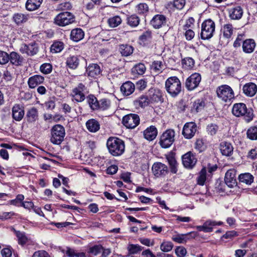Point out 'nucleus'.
Masks as SVG:
<instances>
[{
    "mask_svg": "<svg viewBox=\"0 0 257 257\" xmlns=\"http://www.w3.org/2000/svg\"><path fill=\"white\" fill-rule=\"evenodd\" d=\"M232 113L236 117H243L247 123L252 121L254 116L253 110L251 108H247L245 103L241 102L233 104Z\"/></svg>",
    "mask_w": 257,
    "mask_h": 257,
    "instance_id": "obj_1",
    "label": "nucleus"
},
{
    "mask_svg": "<svg viewBox=\"0 0 257 257\" xmlns=\"http://www.w3.org/2000/svg\"><path fill=\"white\" fill-rule=\"evenodd\" d=\"M109 153L114 157L121 156L125 150L124 142L117 137H109L106 142Z\"/></svg>",
    "mask_w": 257,
    "mask_h": 257,
    "instance_id": "obj_2",
    "label": "nucleus"
},
{
    "mask_svg": "<svg viewBox=\"0 0 257 257\" xmlns=\"http://www.w3.org/2000/svg\"><path fill=\"white\" fill-rule=\"evenodd\" d=\"M165 88L170 95L176 97L181 91V83L177 77H170L166 81Z\"/></svg>",
    "mask_w": 257,
    "mask_h": 257,
    "instance_id": "obj_3",
    "label": "nucleus"
},
{
    "mask_svg": "<svg viewBox=\"0 0 257 257\" xmlns=\"http://www.w3.org/2000/svg\"><path fill=\"white\" fill-rule=\"evenodd\" d=\"M74 16L70 12H63L57 15L54 20L55 25L60 27H64L74 23Z\"/></svg>",
    "mask_w": 257,
    "mask_h": 257,
    "instance_id": "obj_4",
    "label": "nucleus"
},
{
    "mask_svg": "<svg viewBox=\"0 0 257 257\" xmlns=\"http://www.w3.org/2000/svg\"><path fill=\"white\" fill-rule=\"evenodd\" d=\"M65 135L64 127L60 124L55 125L51 129V142L55 145H59L63 141Z\"/></svg>",
    "mask_w": 257,
    "mask_h": 257,
    "instance_id": "obj_5",
    "label": "nucleus"
},
{
    "mask_svg": "<svg viewBox=\"0 0 257 257\" xmlns=\"http://www.w3.org/2000/svg\"><path fill=\"white\" fill-rule=\"evenodd\" d=\"M217 96L224 102L230 101L234 97L232 88L228 85H222L216 89Z\"/></svg>",
    "mask_w": 257,
    "mask_h": 257,
    "instance_id": "obj_6",
    "label": "nucleus"
},
{
    "mask_svg": "<svg viewBox=\"0 0 257 257\" xmlns=\"http://www.w3.org/2000/svg\"><path fill=\"white\" fill-rule=\"evenodd\" d=\"M175 132L173 130H167L160 137L159 143L163 148L170 147L175 140Z\"/></svg>",
    "mask_w": 257,
    "mask_h": 257,
    "instance_id": "obj_7",
    "label": "nucleus"
},
{
    "mask_svg": "<svg viewBox=\"0 0 257 257\" xmlns=\"http://www.w3.org/2000/svg\"><path fill=\"white\" fill-rule=\"evenodd\" d=\"M86 87L82 83H79L76 87L73 89L71 95L73 100L77 102L84 101L85 99V92Z\"/></svg>",
    "mask_w": 257,
    "mask_h": 257,
    "instance_id": "obj_8",
    "label": "nucleus"
},
{
    "mask_svg": "<svg viewBox=\"0 0 257 257\" xmlns=\"http://www.w3.org/2000/svg\"><path fill=\"white\" fill-rule=\"evenodd\" d=\"M140 123V117L137 114L130 113L123 116L122 123L128 128H134Z\"/></svg>",
    "mask_w": 257,
    "mask_h": 257,
    "instance_id": "obj_9",
    "label": "nucleus"
},
{
    "mask_svg": "<svg viewBox=\"0 0 257 257\" xmlns=\"http://www.w3.org/2000/svg\"><path fill=\"white\" fill-rule=\"evenodd\" d=\"M152 170L154 176L158 178L164 177L169 173L167 166L161 162L154 163Z\"/></svg>",
    "mask_w": 257,
    "mask_h": 257,
    "instance_id": "obj_10",
    "label": "nucleus"
},
{
    "mask_svg": "<svg viewBox=\"0 0 257 257\" xmlns=\"http://www.w3.org/2000/svg\"><path fill=\"white\" fill-rule=\"evenodd\" d=\"M201 80V77L199 73H193L186 79L185 87L188 90H193L198 86Z\"/></svg>",
    "mask_w": 257,
    "mask_h": 257,
    "instance_id": "obj_11",
    "label": "nucleus"
},
{
    "mask_svg": "<svg viewBox=\"0 0 257 257\" xmlns=\"http://www.w3.org/2000/svg\"><path fill=\"white\" fill-rule=\"evenodd\" d=\"M196 131L197 125L195 122H187L183 127L182 134L186 139H189L195 135Z\"/></svg>",
    "mask_w": 257,
    "mask_h": 257,
    "instance_id": "obj_12",
    "label": "nucleus"
},
{
    "mask_svg": "<svg viewBox=\"0 0 257 257\" xmlns=\"http://www.w3.org/2000/svg\"><path fill=\"white\" fill-rule=\"evenodd\" d=\"M38 46L36 43H31L28 45L23 44L21 45L20 51L23 54L28 56H34L38 52Z\"/></svg>",
    "mask_w": 257,
    "mask_h": 257,
    "instance_id": "obj_13",
    "label": "nucleus"
},
{
    "mask_svg": "<svg viewBox=\"0 0 257 257\" xmlns=\"http://www.w3.org/2000/svg\"><path fill=\"white\" fill-rule=\"evenodd\" d=\"M182 163L184 166L188 169L192 168L197 162V159L195 155L189 152L182 156Z\"/></svg>",
    "mask_w": 257,
    "mask_h": 257,
    "instance_id": "obj_14",
    "label": "nucleus"
},
{
    "mask_svg": "<svg viewBox=\"0 0 257 257\" xmlns=\"http://www.w3.org/2000/svg\"><path fill=\"white\" fill-rule=\"evenodd\" d=\"M225 182L229 188H233L237 185L236 179V170L234 169L228 170L225 175Z\"/></svg>",
    "mask_w": 257,
    "mask_h": 257,
    "instance_id": "obj_15",
    "label": "nucleus"
},
{
    "mask_svg": "<svg viewBox=\"0 0 257 257\" xmlns=\"http://www.w3.org/2000/svg\"><path fill=\"white\" fill-rule=\"evenodd\" d=\"M197 236V232H190L187 234H177L173 235L172 240L179 243H184L190 239L195 238Z\"/></svg>",
    "mask_w": 257,
    "mask_h": 257,
    "instance_id": "obj_16",
    "label": "nucleus"
},
{
    "mask_svg": "<svg viewBox=\"0 0 257 257\" xmlns=\"http://www.w3.org/2000/svg\"><path fill=\"white\" fill-rule=\"evenodd\" d=\"M167 23L166 17L163 15H156L150 21V24L155 29H160L165 26Z\"/></svg>",
    "mask_w": 257,
    "mask_h": 257,
    "instance_id": "obj_17",
    "label": "nucleus"
},
{
    "mask_svg": "<svg viewBox=\"0 0 257 257\" xmlns=\"http://www.w3.org/2000/svg\"><path fill=\"white\" fill-rule=\"evenodd\" d=\"M25 114L24 107L19 104H15L12 107V117L16 121H21Z\"/></svg>",
    "mask_w": 257,
    "mask_h": 257,
    "instance_id": "obj_18",
    "label": "nucleus"
},
{
    "mask_svg": "<svg viewBox=\"0 0 257 257\" xmlns=\"http://www.w3.org/2000/svg\"><path fill=\"white\" fill-rule=\"evenodd\" d=\"M148 96L150 102H158L162 101V92L158 89L151 88L148 92Z\"/></svg>",
    "mask_w": 257,
    "mask_h": 257,
    "instance_id": "obj_19",
    "label": "nucleus"
},
{
    "mask_svg": "<svg viewBox=\"0 0 257 257\" xmlns=\"http://www.w3.org/2000/svg\"><path fill=\"white\" fill-rule=\"evenodd\" d=\"M86 72L88 76L92 78H96L100 75L101 69L98 64L92 63L90 64L86 68Z\"/></svg>",
    "mask_w": 257,
    "mask_h": 257,
    "instance_id": "obj_20",
    "label": "nucleus"
},
{
    "mask_svg": "<svg viewBox=\"0 0 257 257\" xmlns=\"http://www.w3.org/2000/svg\"><path fill=\"white\" fill-rule=\"evenodd\" d=\"M244 94L248 97L254 96L257 92V86L252 82L247 83L244 84L242 88Z\"/></svg>",
    "mask_w": 257,
    "mask_h": 257,
    "instance_id": "obj_21",
    "label": "nucleus"
},
{
    "mask_svg": "<svg viewBox=\"0 0 257 257\" xmlns=\"http://www.w3.org/2000/svg\"><path fill=\"white\" fill-rule=\"evenodd\" d=\"M255 46L256 43L252 39H246L242 42V50L245 53L250 54L252 53L254 50Z\"/></svg>",
    "mask_w": 257,
    "mask_h": 257,
    "instance_id": "obj_22",
    "label": "nucleus"
},
{
    "mask_svg": "<svg viewBox=\"0 0 257 257\" xmlns=\"http://www.w3.org/2000/svg\"><path fill=\"white\" fill-rule=\"evenodd\" d=\"M135 90V84L130 81L123 83L120 87V91L124 96L131 95L134 92Z\"/></svg>",
    "mask_w": 257,
    "mask_h": 257,
    "instance_id": "obj_23",
    "label": "nucleus"
},
{
    "mask_svg": "<svg viewBox=\"0 0 257 257\" xmlns=\"http://www.w3.org/2000/svg\"><path fill=\"white\" fill-rule=\"evenodd\" d=\"M220 150L223 155L230 156L233 153V148L230 143L224 141L220 144Z\"/></svg>",
    "mask_w": 257,
    "mask_h": 257,
    "instance_id": "obj_24",
    "label": "nucleus"
},
{
    "mask_svg": "<svg viewBox=\"0 0 257 257\" xmlns=\"http://www.w3.org/2000/svg\"><path fill=\"white\" fill-rule=\"evenodd\" d=\"M44 81L43 76L40 75H35L30 77L28 81V84L30 88H35L38 85L42 83Z\"/></svg>",
    "mask_w": 257,
    "mask_h": 257,
    "instance_id": "obj_25",
    "label": "nucleus"
},
{
    "mask_svg": "<svg viewBox=\"0 0 257 257\" xmlns=\"http://www.w3.org/2000/svg\"><path fill=\"white\" fill-rule=\"evenodd\" d=\"M66 64L70 69H75L79 64V59L77 55H70L66 59Z\"/></svg>",
    "mask_w": 257,
    "mask_h": 257,
    "instance_id": "obj_26",
    "label": "nucleus"
},
{
    "mask_svg": "<svg viewBox=\"0 0 257 257\" xmlns=\"http://www.w3.org/2000/svg\"><path fill=\"white\" fill-rule=\"evenodd\" d=\"M157 133V128L154 126H151L144 131V137L149 141H152L156 138Z\"/></svg>",
    "mask_w": 257,
    "mask_h": 257,
    "instance_id": "obj_27",
    "label": "nucleus"
},
{
    "mask_svg": "<svg viewBox=\"0 0 257 257\" xmlns=\"http://www.w3.org/2000/svg\"><path fill=\"white\" fill-rule=\"evenodd\" d=\"M87 130L91 133H95L100 128V124L97 120L95 119H90L86 122Z\"/></svg>",
    "mask_w": 257,
    "mask_h": 257,
    "instance_id": "obj_28",
    "label": "nucleus"
},
{
    "mask_svg": "<svg viewBox=\"0 0 257 257\" xmlns=\"http://www.w3.org/2000/svg\"><path fill=\"white\" fill-rule=\"evenodd\" d=\"M84 33L80 28L73 29L70 34L71 39L75 42H78L83 38Z\"/></svg>",
    "mask_w": 257,
    "mask_h": 257,
    "instance_id": "obj_29",
    "label": "nucleus"
},
{
    "mask_svg": "<svg viewBox=\"0 0 257 257\" xmlns=\"http://www.w3.org/2000/svg\"><path fill=\"white\" fill-rule=\"evenodd\" d=\"M9 60L13 65L20 66L22 64L24 59L18 53L12 52L9 55Z\"/></svg>",
    "mask_w": 257,
    "mask_h": 257,
    "instance_id": "obj_30",
    "label": "nucleus"
},
{
    "mask_svg": "<svg viewBox=\"0 0 257 257\" xmlns=\"http://www.w3.org/2000/svg\"><path fill=\"white\" fill-rule=\"evenodd\" d=\"M166 159L170 165L171 172L175 174L177 172V163L173 153H170L166 156Z\"/></svg>",
    "mask_w": 257,
    "mask_h": 257,
    "instance_id": "obj_31",
    "label": "nucleus"
},
{
    "mask_svg": "<svg viewBox=\"0 0 257 257\" xmlns=\"http://www.w3.org/2000/svg\"><path fill=\"white\" fill-rule=\"evenodd\" d=\"M26 116L28 122H34L36 121L38 118V109L34 107L29 108L27 112Z\"/></svg>",
    "mask_w": 257,
    "mask_h": 257,
    "instance_id": "obj_32",
    "label": "nucleus"
},
{
    "mask_svg": "<svg viewBox=\"0 0 257 257\" xmlns=\"http://www.w3.org/2000/svg\"><path fill=\"white\" fill-rule=\"evenodd\" d=\"M209 20H206L202 24L200 38L202 41H206L209 39V27L208 24Z\"/></svg>",
    "mask_w": 257,
    "mask_h": 257,
    "instance_id": "obj_33",
    "label": "nucleus"
},
{
    "mask_svg": "<svg viewBox=\"0 0 257 257\" xmlns=\"http://www.w3.org/2000/svg\"><path fill=\"white\" fill-rule=\"evenodd\" d=\"M243 14V11L240 7H236L229 11V17L232 20L240 19Z\"/></svg>",
    "mask_w": 257,
    "mask_h": 257,
    "instance_id": "obj_34",
    "label": "nucleus"
},
{
    "mask_svg": "<svg viewBox=\"0 0 257 257\" xmlns=\"http://www.w3.org/2000/svg\"><path fill=\"white\" fill-rule=\"evenodd\" d=\"M238 180L240 182L247 185H250L253 181V177L249 173L241 174L238 176Z\"/></svg>",
    "mask_w": 257,
    "mask_h": 257,
    "instance_id": "obj_35",
    "label": "nucleus"
},
{
    "mask_svg": "<svg viewBox=\"0 0 257 257\" xmlns=\"http://www.w3.org/2000/svg\"><path fill=\"white\" fill-rule=\"evenodd\" d=\"M111 106V101L107 98H102L99 100L97 109L100 110H106L109 109Z\"/></svg>",
    "mask_w": 257,
    "mask_h": 257,
    "instance_id": "obj_36",
    "label": "nucleus"
},
{
    "mask_svg": "<svg viewBox=\"0 0 257 257\" xmlns=\"http://www.w3.org/2000/svg\"><path fill=\"white\" fill-rule=\"evenodd\" d=\"M185 1H170L167 5V8L172 10H181L185 4Z\"/></svg>",
    "mask_w": 257,
    "mask_h": 257,
    "instance_id": "obj_37",
    "label": "nucleus"
},
{
    "mask_svg": "<svg viewBox=\"0 0 257 257\" xmlns=\"http://www.w3.org/2000/svg\"><path fill=\"white\" fill-rule=\"evenodd\" d=\"M119 51L121 55L124 56H128L133 52L134 48L129 45H121L119 46Z\"/></svg>",
    "mask_w": 257,
    "mask_h": 257,
    "instance_id": "obj_38",
    "label": "nucleus"
},
{
    "mask_svg": "<svg viewBox=\"0 0 257 257\" xmlns=\"http://www.w3.org/2000/svg\"><path fill=\"white\" fill-rule=\"evenodd\" d=\"M14 22L18 25L25 23L28 20V15L22 13H17L13 16Z\"/></svg>",
    "mask_w": 257,
    "mask_h": 257,
    "instance_id": "obj_39",
    "label": "nucleus"
},
{
    "mask_svg": "<svg viewBox=\"0 0 257 257\" xmlns=\"http://www.w3.org/2000/svg\"><path fill=\"white\" fill-rule=\"evenodd\" d=\"M41 4V1H27L25 6L27 10L33 11L37 10Z\"/></svg>",
    "mask_w": 257,
    "mask_h": 257,
    "instance_id": "obj_40",
    "label": "nucleus"
},
{
    "mask_svg": "<svg viewBox=\"0 0 257 257\" xmlns=\"http://www.w3.org/2000/svg\"><path fill=\"white\" fill-rule=\"evenodd\" d=\"M205 106V102L200 99H198L193 103L192 111L198 112L202 110Z\"/></svg>",
    "mask_w": 257,
    "mask_h": 257,
    "instance_id": "obj_41",
    "label": "nucleus"
},
{
    "mask_svg": "<svg viewBox=\"0 0 257 257\" xmlns=\"http://www.w3.org/2000/svg\"><path fill=\"white\" fill-rule=\"evenodd\" d=\"M246 135L247 138L250 140H257V127L250 126L247 131Z\"/></svg>",
    "mask_w": 257,
    "mask_h": 257,
    "instance_id": "obj_42",
    "label": "nucleus"
},
{
    "mask_svg": "<svg viewBox=\"0 0 257 257\" xmlns=\"http://www.w3.org/2000/svg\"><path fill=\"white\" fill-rule=\"evenodd\" d=\"M140 21V18L136 15H132L127 18V24L132 27L138 26Z\"/></svg>",
    "mask_w": 257,
    "mask_h": 257,
    "instance_id": "obj_43",
    "label": "nucleus"
},
{
    "mask_svg": "<svg viewBox=\"0 0 257 257\" xmlns=\"http://www.w3.org/2000/svg\"><path fill=\"white\" fill-rule=\"evenodd\" d=\"M224 37L229 39L233 33V28L232 25L227 24L224 25L223 28Z\"/></svg>",
    "mask_w": 257,
    "mask_h": 257,
    "instance_id": "obj_44",
    "label": "nucleus"
},
{
    "mask_svg": "<svg viewBox=\"0 0 257 257\" xmlns=\"http://www.w3.org/2000/svg\"><path fill=\"white\" fill-rule=\"evenodd\" d=\"M121 18L118 16H113L108 20V25L111 28L117 27L121 24Z\"/></svg>",
    "mask_w": 257,
    "mask_h": 257,
    "instance_id": "obj_45",
    "label": "nucleus"
},
{
    "mask_svg": "<svg viewBox=\"0 0 257 257\" xmlns=\"http://www.w3.org/2000/svg\"><path fill=\"white\" fill-rule=\"evenodd\" d=\"M64 49V44L61 42H55L51 47V51L52 53L60 52Z\"/></svg>",
    "mask_w": 257,
    "mask_h": 257,
    "instance_id": "obj_46",
    "label": "nucleus"
},
{
    "mask_svg": "<svg viewBox=\"0 0 257 257\" xmlns=\"http://www.w3.org/2000/svg\"><path fill=\"white\" fill-rule=\"evenodd\" d=\"M88 102L92 109H97L99 101L97 100V98L94 95H90L88 96Z\"/></svg>",
    "mask_w": 257,
    "mask_h": 257,
    "instance_id": "obj_47",
    "label": "nucleus"
},
{
    "mask_svg": "<svg viewBox=\"0 0 257 257\" xmlns=\"http://www.w3.org/2000/svg\"><path fill=\"white\" fill-rule=\"evenodd\" d=\"M18 240L19 243L23 245L26 243L28 238L24 232L14 230Z\"/></svg>",
    "mask_w": 257,
    "mask_h": 257,
    "instance_id": "obj_48",
    "label": "nucleus"
},
{
    "mask_svg": "<svg viewBox=\"0 0 257 257\" xmlns=\"http://www.w3.org/2000/svg\"><path fill=\"white\" fill-rule=\"evenodd\" d=\"M136 102L141 107H144L149 104L150 100L148 96L142 95L136 101Z\"/></svg>",
    "mask_w": 257,
    "mask_h": 257,
    "instance_id": "obj_49",
    "label": "nucleus"
},
{
    "mask_svg": "<svg viewBox=\"0 0 257 257\" xmlns=\"http://www.w3.org/2000/svg\"><path fill=\"white\" fill-rule=\"evenodd\" d=\"M182 65L185 68L189 69L194 66V61L192 58L187 57L182 60Z\"/></svg>",
    "mask_w": 257,
    "mask_h": 257,
    "instance_id": "obj_50",
    "label": "nucleus"
},
{
    "mask_svg": "<svg viewBox=\"0 0 257 257\" xmlns=\"http://www.w3.org/2000/svg\"><path fill=\"white\" fill-rule=\"evenodd\" d=\"M127 248L130 254H136L142 250V247L138 244H129Z\"/></svg>",
    "mask_w": 257,
    "mask_h": 257,
    "instance_id": "obj_51",
    "label": "nucleus"
},
{
    "mask_svg": "<svg viewBox=\"0 0 257 257\" xmlns=\"http://www.w3.org/2000/svg\"><path fill=\"white\" fill-rule=\"evenodd\" d=\"M146 70V66L143 63H139L136 65L133 68V71L139 75L143 74L145 72Z\"/></svg>",
    "mask_w": 257,
    "mask_h": 257,
    "instance_id": "obj_52",
    "label": "nucleus"
},
{
    "mask_svg": "<svg viewBox=\"0 0 257 257\" xmlns=\"http://www.w3.org/2000/svg\"><path fill=\"white\" fill-rule=\"evenodd\" d=\"M173 247V244L171 242L163 241L160 245V249L164 252H169L172 249Z\"/></svg>",
    "mask_w": 257,
    "mask_h": 257,
    "instance_id": "obj_53",
    "label": "nucleus"
},
{
    "mask_svg": "<svg viewBox=\"0 0 257 257\" xmlns=\"http://www.w3.org/2000/svg\"><path fill=\"white\" fill-rule=\"evenodd\" d=\"M52 70V66L50 63L43 64L40 67V71L45 74L50 73Z\"/></svg>",
    "mask_w": 257,
    "mask_h": 257,
    "instance_id": "obj_54",
    "label": "nucleus"
},
{
    "mask_svg": "<svg viewBox=\"0 0 257 257\" xmlns=\"http://www.w3.org/2000/svg\"><path fill=\"white\" fill-rule=\"evenodd\" d=\"M137 11L140 14H146L149 11V7L146 3H140L137 6Z\"/></svg>",
    "mask_w": 257,
    "mask_h": 257,
    "instance_id": "obj_55",
    "label": "nucleus"
},
{
    "mask_svg": "<svg viewBox=\"0 0 257 257\" xmlns=\"http://www.w3.org/2000/svg\"><path fill=\"white\" fill-rule=\"evenodd\" d=\"M152 69L156 73H159L163 69V64L160 61H155L152 65Z\"/></svg>",
    "mask_w": 257,
    "mask_h": 257,
    "instance_id": "obj_56",
    "label": "nucleus"
},
{
    "mask_svg": "<svg viewBox=\"0 0 257 257\" xmlns=\"http://www.w3.org/2000/svg\"><path fill=\"white\" fill-rule=\"evenodd\" d=\"M206 171L204 168L202 169L201 170L199 176L198 178V184L200 185H204L205 181L206 180Z\"/></svg>",
    "mask_w": 257,
    "mask_h": 257,
    "instance_id": "obj_57",
    "label": "nucleus"
},
{
    "mask_svg": "<svg viewBox=\"0 0 257 257\" xmlns=\"http://www.w3.org/2000/svg\"><path fill=\"white\" fill-rule=\"evenodd\" d=\"M72 8V5L69 1H63L59 4L57 9L60 11H65L70 10Z\"/></svg>",
    "mask_w": 257,
    "mask_h": 257,
    "instance_id": "obj_58",
    "label": "nucleus"
},
{
    "mask_svg": "<svg viewBox=\"0 0 257 257\" xmlns=\"http://www.w3.org/2000/svg\"><path fill=\"white\" fill-rule=\"evenodd\" d=\"M103 250V247L101 245H94L89 248V252L94 255H97Z\"/></svg>",
    "mask_w": 257,
    "mask_h": 257,
    "instance_id": "obj_59",
    "label": "nucleus"
},
{
    "mask_svg": "<svg viewBox=\"0 0 257 257\" xmlns=\"http://www.w3.org/2000/svg\"><path fill=\"white\" fill-rule=\"evenodd\" d=\"M9 61V55L4 51H0V64H5Z\"/></svg>",
    "mask_w": 257,
    "mask_h": 257,
    "instance_id": "obj_60",
    "label": "nucleus"
},
{
    "mask_svg": "<svg viewBox=\"0 0 257 257\" xmlns=\"http://www.w3.org/2000/svg\"><path fill=\"white\" fill-rule=\"evenodd\" d=\"M175 253L178 257H184L186 253L187 250L186 248L183 246L177 247L175 249Z\"/></svg>",
    "mask_w": 257,
    "mask_h": 257,
    "instance_id": "obj_61",
    "label": "nucleus"
},
{
    "mask_svg": "<svg viewBox=\"0 0 257 257\" xmlns=\"http://www.w3.org/2000/svg\"><path fill=\"white\" fill-rule=\"evenodd\" d=\"M13 212H0V219L6 220L11 218L12 216L15 215Z\"/></svg>",
    "mask_w": 257,
    "mask_h": 257,
    "instance_id": "obj_62",
    "label": "nucleus"
},
{
    "mask_svg": "<svg viewBox=\"0 0 257 257\" xmlns=\"http://www.w3.org/2000/svg\"><path fill=\"white\" fill-rule=\"evenodd\" d=\"M238 233L234 230H231L227 231L222 236V238L225 239H232L233 237L237 236Z\"/></svg>",
    "mask_w": 257,
    "mask_h": 257,
    "instance_id": "obj_63",
    "label": "nucleus"
},
{
    "mask_svg": "<svg viewBox=\"0 0 257 257\" xmlns=\"http://www.w3.org/2000/svg\"><path fill=\"white\" fill-rule=\"evenodd\" d=\"M33 257H49L48 253L44 250H39L36 251Z\"/></svg>",
    "mask_w": 257,
    "mask_h": 257,
    "instance_id": "obj_64",
    "label": "nucleus"
}]
</instances>
